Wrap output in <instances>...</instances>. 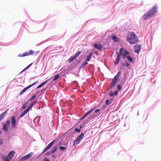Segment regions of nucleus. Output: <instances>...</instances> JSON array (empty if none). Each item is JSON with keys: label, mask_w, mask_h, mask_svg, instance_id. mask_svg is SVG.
Wrapping results in <instances>:
<instances>
[{"label": "nucleus", "mask_w": 161, "mask_h": 161, "mask_svg": "<svg viewBox=\"0 0 161 161\" xmlns=\"http://www.w3.org/2000/svg\"><path fill=\"white\" fill-rule=\"evenodd\" d=\"M158 6L155 5L146 12L142 17L143 20H147L151 18L158 12Z\"/></svg>", "instance_id": "nucleus-1"}, {"label": "nucleus", "mask_w": 161, "mask_h": 161, "mask_svg": "<svg viewBox=\"0 0 161 161\" xmlns=\"http://www.w3.org/2000/svg\"><path fill=\"white\" fill-rule=\"evenodd\" d=\"M126 41L130 44H135L138 42V38L134 32H131L126 36Z\"/></svg>", "instance_id": "nucleus-2"}, {"label": "nucleus", "mask_w": 161, "mask_h": 161, "mask_svg": "<svg viewBox=\"0 0 161 161\" xmlns=\"http://www.w3.org/2000/svg\"><path fill=\"white\" fill-rule=\"evenodd\" d=\"M87 130L84 131L82 132L80 134H78L75 141L73 142V146L75 147V146L79 144L81 141L85 137V135L87 132Z\"/></svg>", "instance_id": "nucleus-3"}, {"label": "nucleus", "mask_w": 161, "mask_h": 161, "mask_svg": "<svg viewBox=\"0 0 161 161\" xmlns=\"http://www.w3.org/2000/svg\"><path fill=\"white\" fill-rule=\"evenodd\" d=\"M40 52V51H37L34 52L32 50H30L29 51H26L23 53V54H19L18 55V57H23L29 55H34L36 56Z\"/></svg>", "instance_id": "nucleus-4"}, {"label": "nucleus", "mask_w": 161, "mask_h": 161, "mask_svg": "<svg viewBox=\"0 0 161 161\" xmlns=\"http://www.w3.org/2000/svg\"><path fill=\"white\" fill-rule=\"evenodd\" d=\"M117 89L114 92L112 90L110 91L108 93V95L111 97L116 96L118 94L119 92L122 89V86L121 85L118 84L117 86Z\"/></svg>", "instance_id": "nucleus-5"}, {"label": "nucleus", "mask_w": 161, "mask_h": 161, "mask_svg": "<svg viewBox=\"0 0 161 161\" xmlns=\"http://www.w3.org/2000/svg\"><path fill=\"white\" fill-rule=\"evenodd\" d=\"M10 121L8 119L5 122L2 124V129L5 132H8L10 125Z\"/></svg>", "instance_id": "nucleus-6"}, {"label": "nucleus", "mask_w": 161, "mask_h": 161, "mask_svg": "<svg viewBox=\"0 0 161 161\" xmlns=\"http://www.w3.org/2000/svg\"><path fill=\"white\" fill-rule=\"evenodd\" d=\"M95 108V107L93 108L86 112L82 117L79 119L78 121L75 123L74 126H76L78 125L81 122V121L83 120L87 116L90 114Z\"/></svg>", "instance_id": "nucleus-7"}, {"label": "nucleus", "mask_w": 161, "mask_h": 161, "mask_svg": "<svg viewBox=\"0 0 161 161\" xmlns=\"http://www.w3.org/2000/svg\"><path fill=\"white\" fill-rule=\"evenodd\" d=\"M124 48L121 47L119 50V53L116 59V60L119 62L122 56V58L124 59L125 58V53L124 52Z\"/></svg>", "instance_id": "nucleus-8"}, {"label": "nucleus", "mask_w": 161, "mask_h": 161, "mask_svg": "<svg viewBox=\"0 0 161 161\" xmlns=\"http://www.w3.org/2000/svg\"><path fill=\"white\" fill-rule=\"evenodd\" d=\"M81 51L78 50L74 56L70 57L68 59L67 62L69 64L72 62L73 61H76L77 58L81 54Z\"/></svg>", "instance_id": "nucleus-9"}, {"label": "nucleus", "mask_w": 161, "mask_h": 161, "mask_svg": "<svg viewBox=\"0 0 161 161\" xmlns=\"http://www.w3.org/2000/svg\"><path fill=\"white\" fill-rule=\"evenodd\" d=\"M59 139V138H55L53 140L52 142L49 143L43 150L42 152V154H43L47 150L49 149L53 146L55 142H57V141Z\"/></svg>", "instance_id": "nucleus-10"}, {"label": "nucleus", "mask_w": 161, "mask_h": 161, "mask_svg": "<svg viewBox=\"0 0 161 161\" xmlns=\"http://www.w3.org/2000/svg\"><path fill=\"white\" fill-rule=\"evenodd\" d=\"M11 126L12 128L15 129L16 128L17 125L19 123V121L16 120V116L13 115L11 117Z\"/></svg>", "instance_id": "nucleus-11"}, {"label": "nucleus", "mask_w": 161, "mask_h": 161, "mask_svg": "<svg viewBox=\"0 0 161 161\" xmlns=\"http://www.w3.org/2000/svg\"><path fill=\"white\" fill-rule=\"evenodd\" d=\"M124 52L125 53V58H126L128 61L131 63H133V60L132 58L130 56V52L126 49L124 48Z\"/></svg>", "instance_id": "nucleus-12"}, {"label": "nucleus", "mask_w": 161, "mask_h": 161, "mask_svg": "<svg viewBox=\"0 0 161 161\" xmlns=\"http://www.w3.org/2000/svg\"><path fill=\"white\" fill-rule=\"evenodd\" d=\"M141 48V45L139 44H136L134 46V51L135 53L139 54Z\"/></svg>", "instance_id": "nucleus-13"}, {"label": "nucleus", "mask_w": 161, "mask_h": 161, "mask_svg": "<svg viewBox=\"0 0 161 161\" xmlns=\"http://www.w3.org/2000/svg\"><path fill=\"white\" fill-rule=\"evenodd\" d=\"M93 46L98 49L100 52H102L103 50V46L100 43L97 44V43H95L93 45Z\"/></svg>", "instance_id": "nucleus-14"}, {"label": "nucleus", "mask_w": 161, "mask_h": 161, "mask_svg": "<svg viewBox=\"0 0 161 161\" xmlns=\"http://www.w3.org/2000/svg\"><path fill=\"white\" fill-rule=\"evenodd\" d=\"M33 154V153L32 152L30 153L20 159L19 161H24L29 159L31 157Z\"/></svg>", "instance_id": "nucleus-15"}, {"label": "nucleus", "mask_w": 161, "mask_h": 161, "mask_svg": "<svg viewBox=\"0 0 161 161\" xmlns=\"http://www.w3.org/2000/svg\"><path fill=\"white\" fill-rule=\"evenodd\" d=\"M37 101V98H36L35 100L31 102L29 104V106L26 109L29 112L32 109V107L36 103Z\"/></svg>", "instance_id": "nucleus-16"}, {"label": "nucleus", "mask_w": 161, "mask_h": 161, "mask_svg": "<svg viewBox=\"0 0 161 161\" xmlns=\"http://www.w3.org/2000/svg\"><path fill=\"white\" fill-rule=\"evenodd\" d=\"M57 38V36H51V37H50V38H49L46 40L45 41H42V42H41L40 43L37 44L36 45V46H38L40 45H41L42 44L44 43L45 42H47L49 40H53V39H56Z\"/></svg>", "instance_id": "nucleus-17"}, {"label": "nucleus", "mask_w": 161, "mask_h": 161, "mask_svg": "<svg viewBox=\"0 0 161 161\" xmlns=\"http://www.w3.org/2000/svg\"><path fill=\"white\" fill-rule=\"evenodd\" d=\"M15 153V151L12 150L10 151L8 153L7 156L9 159L11 160L12 158L14 155Z\"/></svg>", "instance_id": "nucleus-18"}, {"label": "nucleus", "mask_w": 161, "mask_h": 161, "mask_svg": "<svg viewBox=\"0 0 161 161\" xmlns=\"http://www.w3.org/2000/svg\"><path fill=\"white\" fill-rule=\"evenodd\" d=\"M121 74V72L120 71H119L116 75L114 76V80L117 81L119 80V77Z\"/></svg>", "instance_id": "nucleus-19"}, {"label": "nucleus", "mask_w": 161, "mask_h": 161, "mask_svg": "<svg viewBox=\"0 0 161 161\" xmlns=\"http://www.w3.org/2000/svg\"><path fill=\"white\" fill-rule=\"evenodd\" d=\"M77 64H74L73 66H71L70 65L66 66L65 67V69H67L69 72L74 69V68L77 66Z\"/></svg>", "instance_id": "nucleus-20"}, {"label": "nucleus", "mask_w": 161, "mask_h": 161, "mask_svg": "<svg viewBox=\"0 0 161 161\" xmlns=\"http://www.w3.org/2000/svg\"><path fill=\"white\" fill-rule=\"evenodd\" d=\"M111 38L112 39L114 42H118L119 41V39L115 35H112L111 36Z\"/></svg>", "instance_id": "nucleus-21"}, {"label": "nucleus", "mask_w": 161, "mask_h": 161, "mask_svg": "<svg viewBox=\"0 0 161 161\" xmlns=\"http://www.w3.org/2000/svg\"><path fill=\"white\" fill-rule=\"evenodd\" d=\"M73 86H74L75 88L73 89L75 90L77 89L79 87V84L78 81L76 80H74L72 82Z\"/></svg>", "instance_id": "nucleus-22"}, {"label": "nucleus", "mask_w": 161, "mask_h": 161, "mask_svg": "<svg viewBox=\"0 0 161 161\" xmlns=\"http://www.w3.org/2000/svg\"><path fill=\"white\" fill-rule=\"evenodd\" d=\"M0 154L3 161H8L9 160L7 156H6L2 153H1Z\"/></svg>", "instance_id": "nucleus-23"}, {"label": "nucleus", "mask_w": 161, "mask_h": 161, "mask_svg": "<svg viewBox=\"0 0 161 161\" xmlns=\"http://www.w3.org/2000/svg\"><path fill=\"white\" fill-rule=\"evenodd\" d=\"M88 62H87L86 61H84L82 64L81 65L80 67L79 68V70L80 71L81 69H84L85 66L88 64Z\"/></svg>", "instance_id": "nucleus-24"}, {"label": "nucleus", "mask_w": 161, "mask_h": 161, "mask_svg": "<svg viewBox=\"0 0 161 161\" xmlns=\"http://www.w3.org/2000/svg\"><path fill=\"white\" fill-rule=\"evenodd\" d=\"M117 82V81L115 80H112L110 86V88L111 89H113L115 86Z\"/></svg>", "instance_id": "nucleus-25"}, {"label": "nucleus", "mask_w": 161, "mask_h": 161, "mask_svg": "<svg viewBox=\"0 0 161 161\" xmlns=\"http://www.w3.org/2000/svg\"><path fill=\"white\" fill-rule=\"evenodd\" d=\"M130 64L127 61L124 62V63H122V65L123 66L127 67L128 68L130 69L131 68V66L130 65V67H129Z\"/></svg>", "instance_id": "nucleus-26"}, {"label": "nucleus", "mask_w": 161, "mask_h": 161, "mask_svg": "<svg viewBox=\"0 0 161 161\" xmlns=\"http://www.w3.org/2000/svg\"><path fill=\"white\" fill-rule=\"evenodd\" d=\"M58 149V146H54L53 148H52L50 150L52 153H55Z\"/></svg>", "instance_id": "nucleus-27"}, {"label": "nucleus", "mask_w": 161, "mask_h": 161, "mask_svg": "<svg viewBox=\"0 0 161 161\" xmlns=\"http://www.w3.org/2000/svg\"><path fill=\"white\" fill-rule=\"evenodd\" d=\"M36 95H32L30 98L28 99L27 101V102L28 103L33 101L36 98Z\"/></svg>", "instance_id": "nucleus-28"}, {"label": "nucleus", "mask_w": 161, "mask_h": 161, "mask_svg": "<svg viewBox=\"0 0 161 161\" xmlns=\"http://www.w3.org/2000/svg\"><path fill=\"white\" fill-rule=\"evenodd\" d=\"M60 77L59 74H57L51 79L52 82L57 80Z\"/></svg>", "instance_id": "nucleus-29"}, {"label": "nucleus", "mask_w": 161, "mask_h": 161, "mask_svg": "<svg viewBox=\"0 0 161 161\" xmlns=\"http://www.w3.org/2000/svg\"><path fill=\"white\" fill-rule=\"evenodd\" d=\"M81 130L80 128H78V127H76L74 129V131L76 133H80L81 131Z\"/></svg>", "instance_id": "nucleus-30"}, {"label": "nucleus", "mask_w": 161, "mask_h": 161, "mask_svg": "<svg viewBox=\"0 0 161 161\" xmlns=\"http://www.w3.org/2000/svg\"><path fill=\"white\" fill-rule=\"evenodd\" d=\"M60 75V77L61 78H65L66 77V76L65 75H66L65 73L64 72V71L62 70L60 74H59Z\"/></svg>", "instance_id": "nucleus-31"}, {"label": "nucleus", "mask_w": 161, "mask_h": 161, "mask_svg": "<svg viewBox=\"0 0 161 161\" xmlns=\"http://www.w3.org/2000/svg\"><path fill=\"white\" fill-rule=\"evenodd\" d=\"M98 116L97 115L95 114L94 115H92L89 116L88 118L87 119V120L89 122H90V121L94 117H97Z\"/></svg>", "instance_id": "nucleus-32"}, {"label": "nucleus", "mask_w": 161, "mask_h": 161, "mask_svg": "<svg viewBox=\"0 0 161 161\" xmlns=\"http://www.w3.org/2000/svg\"><path fill=\"white\" fill-rule=\"evenodd\" d=\"M123 76H124V80H123V81H121L120 82V84H119L120 85H121L122 86H123V85L124 84L126 80V79H125L126 75H125V74H124V75H123Z\"/></svg>", "instance_id": "nucleus-33"}, {"label": "nucleus", "mask_w": 161, "mask_h": 161, "mask_svg": "<svg viewBox=\"0 0 161 161\" xmlns=\"http://www.w3.org/2000/svg\"><path fill=\"white\" fill-rule=\"evenodd\" d=\"M47 87H46L42 89L39 91V92L41 93L40 95H43V94L45 92L46 90L47 89Z\"/></svg>", "instance_id": "nucleus-34"}, {"label": "nucleus", "mask_w": 161, "mask_h": 161, "mask_svg": "<svg viewBox=\"0 0 161 161\" xmlns=\"http://www.w3.org/2000/svg\"><path fill=\"white\" fill-rule=\"evenodd\" d=\"M28 103L26 102L24 104L21 108V110H23L25 109L27 107Z\"/></svg>", "instance_id": "nucleus-35"}, {"label": "nucleus", "mask_w": 161, "mask_h": 161, "mask_svg": "<svg viewBox=\"0 0 161 161\" xmlns=\"http://www.w3.org/2000/svg\"><path fill=\"white\" fill-rule=\"evenodd\" d=\"M91 58L92 57L88 55L87 56L85 61H86L87 62H89Z\"/></svg>", "instance_id": "nucleus-36"}, {"label": "nucleus", "mask_w": 161, "mask_h": 161, "mask_svg": "<svg viewBox=\"0 0 161 161\" xmlns=\"http://www.w3.org/2000/svg\"><path fill=\"white\" fill-rule=\"evenodd\" d=\"M90 69H91L90 71H92L94 72V67L95 66L93 64H90Z\"/></svg>", "instance_id": "nucleus-37"}, {"label": "nucleus", "mask_w": 161, "mask_h": 161, "mask_svg": "<svg viewBox=\"0 0 161 161\" xmlns=\"http://www.w3.org/2000/svg\"><path fill=\"white\" fill-rule=\"evenodd\" d=\"M29 111L26 109L25 110L20 114L23 116V117Z\"/></svg>", "instance_id": "nucleus-38"}, {"label": "nucleus", "mask_w": 161, "mask_h": 161, "mask_svg": "<svg viewBox=\"0 0 161 161\" xmlns=\"http://www.w3.org/2000/svg\"><path fill=\"white\" fill-rule=\"evenodd\" d=\"M105 103L106 105H109L111 103L110 102V101H109V100L108 99L106 100L105 101Z\"/></svg>", "instance_id": "nucleus-39"}, {"label": "nucleus", "mask_w": 161, "mask_h": 161, "mask_svg": "<svg viewBox=\"0 0 161 161\" xmlns=\"http://www.w3.org/2000/svg\"><path fill=\"white\" fill-rule=\"evenodd\" d=\"M51 154H52V153H51V151L50 150H49V151H47V153H45L44 154V155L45 156H49Z\"/></svg>", "instance_id": "nucleus-40"}, {"label": "nucleus", "mask_w": 161, "mask_h": 161, "mask_svg": "<svg viewBox=\"0 0 161 161\" xmlns=\"http://www.w3.org/2000/svg\"><path fill=\"white\" fill-rule=\"evenodd\" d=\"M8 109H7L6 110H5V111L2 113L1 114V115H2L3 117H4L5 115H6V114L7 113L8 111Z\"/></svg>", "instance_id": "nucleus-41"}, {"label": "nucleus", "mask_w": 161, "mask_h": 161, "mask_svg": "<svg viewBox=\"0 0 161 161\" xmlns=\"http://www.w3.org/2000/svg\"><path fill=\"white\" fill-rule=\"evenodd\" d=\"M26 90L25 88H24L19 93V95H22V94L24 93L26 91Z\"/></svg>", "instance_id": "nucleus-42"}, {"label": "nucleus", "mask_w": 161, "mask_h": 161, "mask_svg": "<svg viewBox=\"0 0 161 161\" xmlns=\"http://www.w3.org/2000/svg\"><path fill=\"white\" fill-rule=\"evenodd\" d=\"M59 148L61 151H64L66 149V147H65L61 146L59 147Z\"/></svg>", "instance_id": "nucleus-43"}, {"label": "nucleus", "mask_w": 161, "mask_h": 161, "mask_svg": "<svg viewBox=\"0 0 161 161\" xmlns=\"http://www.w3.org/2000/svg\"><path fill=\"white\" fill-rule=\"evenodd\" d=\"M43 86L42 84V83H41L39 85H38L35 89V90H36L38 89H39L42 87V86Z\"/></svg>", "instance_id": "nucleus-44"}, {"label": "nucleus", "mask_w": 161, "mask_h": 161, "mask_svg": "<svg viewBox=\"0 0 161 161\" xmlns=\"http://www.w3.org/2000/svg\"><path fill=\"white\" fill-rule=\"evenodd\" d=\"M63 70L66 74H68L70 72L67 69H65H65Z\"/></svg>", "instance_id": "nucleus-45"}, {"label": "nucleus", "mask_w": 161, "mask_h": 161, "mask_svg": "<svg viewBox=\"0 0 161 161\" xmlns=\"http://www.w3.org/2000/svg\"><path fill=\"white\" fill-rule=\"evenodd\" d=\"M85 127V125L84 124H81L79 128L82 129L83 128H84Z\"/></svg>", "instance_id": "nucleus-46"}, {"label": "nucleus", "mask_w": 161, "mask_h": 161, "mask_svg": "<svg viewBox=\"0 0 161 161\" xmlns=\"http://www.w3.org/2000/svg\"><path fill=\"white\" fill-rule=\"evenodd\" d=\"M83 55L81 54L80 56H79V57L78 58V59L79 60L82 61L83 59Z\"/></svg>", "instance_id": "nucleus-47"}, {"label": "nucleus", "mask_w": 161, "mask_h": 161, "mask_svg": "<svg viewBox=\"0 0 161 161\" xmlns=\"http://www.w3.org/2000/svg\"><path fill=\"white\" fill-rule=\"evenodd\" d=\"M101 110V109H97L96 110H95L94 114H95L96 113H97L99 112Z\"/></svg>", "instance_id": "nucleus-48"}, {"label": "nucleus", "mask_w": 161, "mask_h": 161, "mask_svg": "<svg viewBox=\"0 0 161 161\" xmlns=\"http://www.w3.org/2000/svg\"><path fill=\"white\" fill-rule=\"evenodd\" d=\"M88 122H89L88 121L87 119H86L84 120L83 121V122L82 123L83 124H84L86 125V124Z\"/></svg>", "instance_id": "nucleus-49"}, {"label": "nucleus", "mask_w": 161, "mask_h": 161, "mask_svg": "<svg viewBox=\"0 0 161 161\" xmlns=\"http://www.w3.org/2000/svg\"><path fill=\"white\" fill-rule=\"evenodd\" d=\"M96 19H90L89 20H87V21L86 22V23L85 24V25H84V26H85L86 25V24H87V23H88V22L90 21H91V20H96Z\"/></svg>", "instance_id": "nucleus-50"}, {"label": "nucleus", "mask_w": 161, "mask_h": 161, "mask_svg": "<svg viewBox=\"0 0 161 161\" xmlns=\"http://www.w3.org/2000/svg\"><path fill=\"white\" fill-rule=\"evenodd\" d=\"M36 117H38V119L37 120V122L38 124L41 119V116H37Z\"/></svg>", "instance_id": "nucleus-51"}, {"label": "nucleus", "mask_w": 161, "mask_h": 161, "mask_svg": "<svg viewBox=\"0 0 161 161\" xmlns=\"http://www.w3.org/2000/svg\"><path fill=\"white\" fill-rule=\"evenodd\" d=\"M51 156L53 157V159H55L57 158L56 156L55 155V154H52Z\"/></svg>", "instance_id": "nucleus-52"}, {"label": "nucleus", "mask_w": 161, "mask_h": 161, "mask_svg": "<svg viewBox=\"0 0 161 161\" xmlns=\"http://www.w3.org/2000/svg\"><path fill=\"white\" fill-rule=\"evenodd\" d=\"M119 63V61L115 60L114 62V65L116 66Z\"/></svg>", "instance_id": "nucleus-53"}, {"label": "nucleus", "mask_w": 161, "mask_h": 161, "mask_svg": "<svg viewBox=\"0 0 161 161\" xmlns=\"http://www.w3.org/2000/svg\"><path fill=\"white\" fill-rule=\"evenodd\" d=\"M62 47V46H60L59 47H57L54 48L56 49V50H59Z\"/></svg>", "instance_id": "nucleus-54"}, {"label": "nucleus", "mask_w": 161, "mask_h": 161, "mask_svg": "<svg viewBox=\"0 0 161 161\" xmlns=\"http://www.w3.org/2000/svg\"><path fill=\"white\" fill-rule=\"evenodd\" d=\"M44 21V20H42L39 21H34V22H37L38 24H40V23H42V22Z\"/></svg>", "instance_id": "nucleus-55"}, {"label": "nucleus", "mask_w": 161, "mask_h": 161, "mask_svg": "<svg viewBox=\"0 0 161 161\" xmlns=\"http://www.w3.org/2000/svg\"><path fill=\"white\" fill-rule=\"evenodd\" d=\"M43 161H50V160L47 158H45L43 159Z\"/></svg>", "instance_id": "nucleus-56"}, {"label": "nucleus", "mask_w": 161, "mask_h": 161, "mask_svg": "<svg viewBox=\"0 0 161 161\" xmlns=\"http://www.w3.org/2000/svg\"><path fill=\"white\" fill-rule=\"evenodd\" d=\"M4 117H3L1 114H0V121L3 120V119Z\"/></svg>", "instance_id": "nucleus-57"}, {"label": "nucleus", "mask_w": 161, "mask_h": 161, "mask_svg": "<svg viewBox=\"0 0 161 161\" xmlns=\"http://www.w3.org/2000/svg\"><path fill=\"white\" fill-rule=\"evenodd\" d=\"M94 52L92 51L90 53H89L88 55L92 57V55L94 54Z\"/></svg>", "instance_id": "nucleus-58"}, {"label": "nucleus", "mask_w": 161, "mask_h": 161, "mask_svg": "<svg viewBox=\"0 0 161 161\" xmlns=\"http://www.w3.org/2000/svg\"><path fill=\"white\" fill-rule=\"evenodd\" d=\"M33 64V63H31L29 65H28L27 66H26V67L28 68V69L30 67H31V65H32Z\"/></svg>", "instance_id": "nucleus-59"}, {"label": "nucleus", "mask_w": 161, "mask_h": 161, "mask_svg": "<svg viewBox=\"0 0 161 161\" xmlns=\"http://www.w3.org/2000/svg\"><path fill=\"white\" fill-rule=\"evenodd\" d=\"M3 141L1 139H0V146L3 144Z\"/></svg>", "instance_id": "nucleus-60"}, {"label": "nucleus", "mask_w": 161, "mask_h": 161, "mask_svg": "<svg viewBox=\"0 0 161 161\" xmlns=\"http://www.w3.org/2000/svg\"><path fill=\"white\" fill-rule=\"evenodd\" d=\"M76 61H77V64H76L77 65V64H79V63H80L82 61L78 59V60H77L76 59Z\"/></svg>", "instance_id": "nucleus-61"}, {"label": "nucleus", "mask_w": 161, "mask_h": 161, "mask_svg": "<svg viewBox=\"0 0 161 161\" xmlns=\"http://www.w3.org/2000/svg\"><path fill=\"white\" fill-rule=\"evenodd\" d=\"M30 88H31L30 87V86H29V85L28 86H27V87H25V89L26 90H27L29 89H30Z\"/></svg>", "instance_id": "nucleus-62"}, {"label": "nucleus", "mask_w": 161, "mask_h": 161, "mask_svg": "<svg viewBox=\"0 0 161 161\" xmlns=\"http://www.w3.org/2000/svg\"><path fill=\"white\" fill-rule=\"evenodd\" d=\"M114 98H111L109 100V101H110V102L112 103L113 101H114Z\"/></svg>", "instance_id": "nucleus-63"}, {"label": "nucleus", "mask_w": 161, "mask_h": 161, "mask_svg": "<svg viewBox=\"0 0 161 161\" xmlns=\"http://www.w3.org/2000/svg\"><path fill=\"white\" fill-rule=\"evenodd\" d=\"M38 118V117H36L34 119V120H33V122L34 123H35V121Z\"/></svg>", "instance_id": "nucleus-64"}]
</instances>
